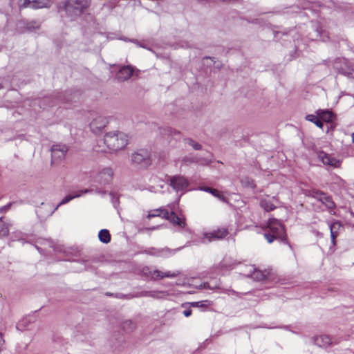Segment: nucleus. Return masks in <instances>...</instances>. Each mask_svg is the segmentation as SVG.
<instances>
[{
    "mask_svg": "<svg viewBox=\"0 0 354 354\" xmlns=\"http://www.w3.org/2000/svg\"><path fill=\"white\" fill-rule=\"evenodd\" d=\"M100 142H103L106 145V149H96L97 151L106 152L107 150L116 151L124 149L127 145L128 136L122 132H109L104 136L103 140Z\"/></svg>",
    "mask_w": 354,
    "mask_h": 354,
    "instance_id": "obj_1",
    "label": "nucleus"
},
{
    "mask_svg": "<svg viewBox=\"0 0 354 354\" xmlns=\"http://www.w3.org/2000/svg\"><path fill=\"white\" fill-rule=\"evenodd\" d=\"M262 229L264 231V237L269 243H272L274 240L283 241L286 239L285 227L277 218H269L266 225L263 226Z\"/></svg>",
    "mask_w": 354,
    "mask_h": 354,
    "instance_id": "obj_2",
    "label": "nucleus"
},
{
    "mask_svg": "<svg viewBox=\"0 0 354 354\" xmlns=\"http://www.w3.org/2000/svg\"><path fill=\"white\" fill-rule=\"evenodd\" d=\"M90 4L91 0H68L65 10L68 15L80 16L87 11Z\"/></svg>",
    "mask_w": 354,
    "mask_h": 354,
    "instance_id": "obj_3",
    "label": "nucleus"
},
{
    "mask_svg": "<svg viewBox=\"0 0 354 354\" xmlns=\"http://www.w3.org/2000/svg\"><path fill=\"white\" fill-rule=\"evenodd\" d=\"M228 234V230L225 227H220L209 232L203 234L201 243H207L223 239Z\"/></svg>",
    "mask_w": 354,
    "mask_h": 354,
    "instance_id": "obj_4",
    "label": "nucleus"
},
{
    "mask_svg": "<svg viewBox=\"0 0 354 354\" xmlns=\"http://www.w3.org/2000/svg\"><path fill=\"white\" fill-rule=\"evenodd\" d=\"M132 162L141 167H147L151 165L150 154L147 150L140 149L131 156Z\"/></svg>",
    "mask_w": 354,
    "mask_h": 354,
    "instance_id": "obj_5",
    "label": "nucleus"
},
{
    "mask_svg": "<svg viewBox=\"0 0 354 354\" xmlns=\"http://www.w3.org/2000/svg\"><path fill=\"white\" fill-rule=\"evenodd\" d=\"M312 197L317 199L322 204H324L328 209H333L335 207V205L333 201L332 198L326 195L325 193L319 190H312L310 192Z\"/></svg>",
    "mask_w": 354,
    "mask_h": 354,
    "instance_id": "obj_6",
    "label": "nucleus"
},
{
    "mask_svg": "<svg viewBox=\"0 0 354 354\" xmlns=\"http://www.w3.org/2000/svg\"><path fill=\"white\" fill-rule=\"evenodd\" d=\"M170 185L176 192H185L189 185L187 180L182 176L170 178Z\"/></svg>",
    "mask_w": 354,
    "mask_h": 354,
    "instance_id": "obj_7",
    "label": "nucleus"
},
{
    "mask_svg": "<svg viewBox=\"0 0 354 354\" xmlns=\"http://www.w3.org/2000/svg\"><path fill=\"white\" fill-rule=\"evenodd\" d=\"M241 262L232 259L231 257H225L218 264L216 269L220 274H225L226 272L230 271L240 264Z\"/></svg>",
    "mask_w": 354,
    "mask_h": 354,
    "instance_id": "obj_8",
    "label": "nucleus"
},
{
    "mask_svg": "<svg viewBox=\"0 0 354 354\" xmlns=\"http://www.w3.org/2000/svg\"><path fill=\"white\" fill-rule=\"evenodd\" d=\"M68 151V147L65 145H53L51 147V156L53 161L57 162L63 160Z\"/></svg>",
    "mask_w": 354,
    "mask_h": 354,
    "instance_id": "obj_9",
    "label": "nucleus"
},
{
    "mask_svg": "<svg viewBox=\"0 0 354 354\" xmlns=\"http://www.w3.org/2000/svg\"><path fill=\"white\" fill-rule=\"evenodd\" d=\"M180 249L176 250H171L168 248H151L148 250H145L143 252L147 254L156 256V257H167L171 255H174L175 252Z\"/></svg>",
    "mask_w": 354,
    "mask_h": 354,
    "instance_id": "obj_10",
    "label": "nucleus"
},
{
    "mask_svg": "<svg viewBox=\"0 0 354 354\" xmlns=\"http://www.w3.org/2000/svg\"><path fill=\"white\" fill-rule=\"evenodd\" d=\"M179 274V272L166 271L162 272L158 270H154L149 272V277L153 280H159L163 278H175Z\"/></svg>",
    "mask_w": 354,
    "mask_h": 354,
    "instance_id": "obj_11",
    "label": "nucleus"
},
{
    "mask_svg": "<svg viewBox=\"0 0 354 354\" xmlns=\"http://www.w3.org/2000/svg\"><path fill=\"white\" fill-rule=\"evenodd\" d=\"M163 218L169 220L173 225H178L181 228L185 227V221L178 216L173 211L170 213L168 211L163 212Z\"/></svg>",
    "mask_w": 354,
    "mask_h": 354,
    "instance_id": "obj_12",
    "label": "nucleus"
},
{
    "mask_svg": "<svg viewBox=\"0 0 354 354\" xmlns=\"http://www.w3.org/2000/svg\"><path fill=\"white\" fill-rule=\"evenodd\" d=\"M319 158L324 165L334 167H338L340 166V162L337 159L323 151L319 153Z\"/></svg>",
    "mask_w": 354,
    "mask_h": 354,
    "instance_id": "obj_13",
    "label": "nucleus"
},
{
    "mask_svg": "<svg viewBox=\"0 0 354 354\" xmlns=\"http://www.w3.org/2000/svg\"><path fill=\"white\" fill-rule=\"evenodd\" d=\"M106 119L101 115H97L90 123V127L93 132H96L106 125Z\"/></svg>",
    "mask_w": 354,
    "mask_h": 354,
    "instance_id": "obj_14",
    "label": "nucleus"
},
{
    "mask_svg": "<svg viewBox=\"0 0 354 354\" xmlns=\"http://www.w3.org/2000/svg\"><path fill=\"white\" fill-rule=\"evenodd\" d=\"M251 277L256 281H266L271 277V272L270 270H261L254 269L250 274Z\"/></svg>",
    "mask_w": 354,
    "mask_h": 354,
    "instance_id": "obj_15",
    "label": "nucleus"
},
{
    "mask_svg": "<svg viewBox=\"0 0 354 354\" xmlns=\"http://www.w3.org/2000/svg\"><path fill=\"white\" fill-rule=\"evenodd\" d=\"M113 177V171L110 168L103 169L97 176V181L100 184H106L109 183Z\"/></svg>",
    "mask_w": 354,
    "mask_h": 354,
    "instance_id": "obj_16",
    "label": "nucleus"
},
{
    "mask_svg": "<svg viewBox=\"0 0 354 354\" xmlns=\"http://www.w3.org/2000/svg\"><path fill=\"white\" fill-rule=\"evenodd\" d=\"M92 192H93V189H85L79 191L78 192H77L74 195L66 196L62 200V201L56 206V207L55 208L54 210H56L60 205H64V204L68 203L69 201H71L73 198L80 197V196H81L84 194H88V193H92Z\"/></svg>",
    "mask_w": 354,
    "mask_h": 354,
    "instance_id": "obj_17",
    "label": "nucleus"
},
{
    "mask_svg": "<svg viewBox=\"0 0 354 354\" xmlns=\"http://www.w3.org/2000/svg\"><path fill=\"white\" fill-rule=\"evenodd\" d=\"M132 74L133 69L131 66H123L118 71L116 77L119 81H124L129 79Z\"/></svg>",
    "mask_w": 354,
    "mask_h": 354,
    "instance_id": "obj_18",
    "label": "nucleus"
},
{
    "mask_svg": "<svg viewBox=\"0 0 354 354\" xmlns=\"http://www.w3.org/2000/svg\"><path fill=\"white\" fill-rule=\"evenodd\" d=\"M140 296L149 297L154 299H166L169 296V293L166 291L150 290L142 292Z\"/></svg>",
    "mask_w": 354,
    "mask_h": 354,
    "instance_id": "obj_19",
    "label": "nucleus"
},
{
    "mask_svg": "<svg viewBox=\"0 0 354 354\" xmlns=\"http://www.w3.org/2000/svg\"><path fill=\"white\" fill-rule=\"evenodd\" d=\"M316 113L319 117L321 120H323L326 122H330L335 118V115L333 112L328 110L319 109L316 111Z\"/></svg>",
    "mask_w": 354,
    "mask_h": 354,
    "instance_id": "obj_20",
    "label": "nucleus"
},
{
    "mask_svg": "<svg viewBox=\"0 0 354 354\" xmlns=\"http://www.w3.org/2000/svg\"><path fill=\"white\" fill-rule=\"evenodd\" d=\"M68 343V341L61 335H56L53 337V347L56 349H65Z\"/></svg>",
    "mask_w": 354,
    "mask_h": 354,
    "instance_id": "obj_21",
    "label": "nucleus"
},
{
    "mask_svg": "<svg viewBox=\"0 0 354 354\" xmlns=\"http://www.w3.org/2000/svg\"><path fill=\"white\" fill-rule=\"evenodd\" d=\"M314 343L319 347H326L330 344L331 339L329 336L322 335L314 338Z\"/></svg>",
    "mask_w": 354,
    "mask_h": 354,
    "instance_id": "obj_22",
    "label": "nucleus"
},
{
    "mask_svg": "<svg viewBox=\"0 0 354 354\" xmlns=\"http://www.w3.org/2000/svg\"><path fill=\"white\" fill-rule=\"evenodd\" d=\"M260 205L266 212L272 211L276 208V206L268 198L261 199Z\"/></svg>",
    "mask_w": 354,
    "mask_h": 354,
    "instance_id": "obj_23",
    "label": "nucleus"
},
{
    "mask_svg": "<svg viewBox=\"0 0 354 354\" xmlns=\"http://www.w3.org/2000/svg\"><path fill=\"white\" fill-rule=\"evenodd\" d=\"M306 120L314 123L317 127L320 129L323 128V122L321 121L319 117L317 115L309 114L306 116Z\"/></svg>",
    "mask_w": 354,
    "mask_h": 354,
    "instance_id": "obj_24",
    "label": "nucleus"
},
{
    "mask_svg": "<svg viewBox=\"0 0 354 354\" xmlns=\"http://www.w3.org/2000/svg\"><path fill=\"white\" fill-rule=\"evenodd\" d=\"M99 239L104 243H108L111 241V235L109 230L103 229L99 232L98 234Z\"/></svg>",
    "mask_w": 354,
    "mask_h": 354,
    "instance_id": "obj_25",
    "label": "nucleus"
},
{
    "mask_svg": "<svg viewBox=\"0 0 354 354\" xmlns=\"http://www.w3.org/2000/svg\"><path fill=\"white\" fill-rule=\"evenodd\" d=\"M9 234L8 224H6L2 221V217H0V238L5 237Z\"/></svg>",
    "mask_w": 354,
    "mask_h": 354,
    "instance_id": "obj_26",
    "label": "nucleus"
},
{
    "mask_svg": "<svg viewBox=\"0 0 354 354\" xmlns=\"http://www.w3.org/2000/svg\"><path fill=\"white\" fill-rule=\"evenodd\" d=\"M48 0H34L32 2V8L38 9L48 6Z\"/></svg>",
    "mask_w": 354,
    "mask_h": 354,
    "instance_id": "obj_27",
    "label": "nucleus"
},
{
    "mask_svg": "<svg viewBox=\"0 0 354 354\" xmlns=\"http://www.w3.org/2000/svg\"><path fill=\"white\" fill-rule=\"evenodd\" d=\"M34 0H19L18 5L20 9L25 8H32V2Z\"/></svg>",
    "mask_w": 354,
    "mask_h": 354,
    "instance_id": "obj_28",
    "label": "nucleus"
},
{
    "mask_svg": "<svg viewBox=\"0 0 354 354\" xmlns=\"http://www.w3.org/2000/svg\"><path fill=\"white\" fill-rule=\"evenodd\" d=\"M165 211H167V210L165 209H154L148 214V217L151 218V217L160 216V217L163 218V214H164L163 212H165Z\"/></svg>",
    "mask_w": 354,
    "mask_h": 354,
    "instance_id": "obj_29",
    "label": "nucleus"
},
{
    "mask_svg": "<svg viewBox=\"0 0 354 354\" xmlns=\"http://www.w3.org/2000/svg\"><path fill=\"white\" fill-rule=\"evenodd\" d=\"M241 183L245 187L255 188L256 185L253 180L245 177L241 180Z\"/></svg>",
    "mask_w": 354,
    "mask_h": 354,
    "instance_id": "obj_30",
    "label": "nucleus"
},
{
    "mask_svg": "<svg viewBox=\"0 0 354 354\" xmlns=\"http://www.w3.org/2000/svg\"><path fill=\"white\" fill-rule=\"evenodd\" d=\"M210 302L207 300L195 301L190 303V305L193 307H206L207 306Z\"/></svg>",
    "mask_w": 354,
    "mask_h": 354,
    "instance_id": "obj_31",
    "label": "nucleus"
},
{
    "mask_svg": "<svg viewBox=\"0 0 354 354\" xmlns=\"http://www.w3.org/2000/svg\"><path fill=\"white\" fill-rule=\"evenodd\" d=\"M28 323V320L27 319H23L22 320H21L20 322H19V323L17 324V330H25L28 326H27V324Z\"/></svg>",
    "mask_w": 354,
    "mask_h": 354,
    "instance_id": "obj_32",
    "label": "nucleus"
},
{
    "mask_svg": "<svg viewBox=\"0 0 354 354\" xmlns=\"http://www.w3.org/2000/svg\"><path fill=\"white\" fill-rule=\"evenodd\" d=\"M187 142L189 145L192 146L193 149L196 150H198L201 149V145L198 142H195L194 140L192 139H187Z\"/></svg>",
    "mask_w": 354,
    "mask_h": 354,
    "instance_id": "obj_33",
    "label": "nucleus"
},
{
    "mask_svg": "<svg viewBox=\"0 0 354 354\" xmlns=\"http://www.w3.org/2000/svg\"><path fill=\"white\" fill-rule=\"evenodd\" d=\"M330 231H338V230L341 227V224L339 222L336 221L329 225Z\"/></svg>",
    "mask_w": 354,
    "mask_h": 354,
    "instance_id": "obj_34",
    "label": "nucleus"
},
{
    "mask_svg": "<svg viewBox=\"0 0 354 354\" xmlns=\"http://www.w3.org/2000/svg\"><path fill=\"white\" fill-rule=\"evenodd\" d=\"M199 190L209 192L212 194H214V193H217L218 194H219V192L218 190L207 187H201L199 188Z\"/></svg>",
    "mask_w": 354,
    "mask_h": 354,
    "instance_id": "obj_35",
    "label": "nucleus"
},
{
    "mask_svg": "<svg viewBox=\"0 0 354 354\" xmlns=\"http://www.w3.org/2000/svg\"><path fill=\"white\" fill-rule=\"evenodd\" d=\"M110 196L111 197V201L113 206L116 208L119 204V198L113 193H110Z\"/></svg>",
    "mask_w": 354,
    "mask_h": 354,
    "instance_id": "obj_36",
    "label": "nucleus"
},
{
    "mask_svg": "<svg viewBox=\"0 0 354 354\" xmlns=\"http://www.w3.org/2000/svg\"><path fill=\"white\" fill-rule=\"evenodd\" d=\"M218 288V285H214V286H212L209 285V283H204L203 285L201 284L200 286V288H208V289H211V290H213L214 288Z\"/></svg>",
    "mask_w": 354,
    "mask_h": 354,
    "instance_id": "obj_37",
    "label": "nucleus"
},
{
    "mask_svg": "<svg viewBox=\"0 0 354 354\" xmlns=\"http://www.w3.org/2000/svg\"><path fill=\"white\" fill-rule=\"evenodd\" d=\"M337 236V231H330V238H331V242L333 245H335V239Z\"/></svg>",
    "mask_w": 354,
    "mask_h": 354,
    "instance_id": "obj_38",
    "label": "nucleus"
},
{
    "mask_svg": "<svg viewBox=\"0 0 354 354\" xmlns=\"http://www.w3.org/2000/svg\"><path fill=\"white\" fill-rule=\"evenodd\" d=\"M12 204L11 203H8L3 207H0V213L2 214V213H5L6 211H8V209H10V207H11Z\"/></svg>",
    "mask_w": 354,
    "mask_h": 354,
    "instance_id": "obj_39",
    "label": "nucleus"
},
{
    "mask_svg": "<svg viewBox=\"0 0 354 354\" xmlns=\"http://www.w3.org/2000/svg\"><path fill=\"white\" fill-rule=\"evenodd\" d=\"M183 315L185 316V317H189L192 315V310L190 309H187V310H185L183 311Z\"/></svg>",
    "mask_w": 354,
    "mask_h": 354,
    "instance_id": "obj_40",
    "label": "nucleus"
},
{
    "mask_svg": "<svg viewBox=\"0 0 354 354\" xmlns=\"http://www.w3.org/2000/svg\"><path fill=\"white\" fill-rule=\"evenodd\" d=\"M4 339L3 338L2 333H0V351L1 350V347L3 345Z\"/></svg>",
    "mask_w": 354,
    "mask_h": 354,
    "instance_id": "obj_41",
    "label": "nucleus"
},
{
    "mask_svg": "<svg viewBox=\"0 0 354 354\" xmlns=\"http://www.w3.org/2000/svg\"><path fill=\"white\" fill-rule=\"evenodd\" d=\"M212 195L214 196L215 197L218 198L221 200H224V196L220 192L219 194H218L217 193H214V194Z\"/></svg>",
    "mask_w": 354,
    "mask_h": 354,
    "instance_id": "obj_42",
    "label": "nucleus"
},
{
    "mask_svg": "<svg viewBox=\"0 0 354 354\" xmlns=\"http://www.w3.org/2000/svg\"><path fill=\"white\" fill-rule=\"evenodd\" d=\"M228 294H229V295H235L239 296V297H240V295H241V294H240V293L236 292H235L234 290H229V291H228Z\"/></svg>",
    "mask_w": 354,
    "mask_h": 354,
    "instance_id": "obj_43",
    "label": "nucleus"
},
{
    "mask_svg": "<svg viewBox=\"0 0 354 354\" xmlns=\"http://www.w3.org/2000/svg\"><path fill=\"white\" fill-rule=\"evenodd\" d=\"M131 325H133V323H132L131 321H126V322L124 323V326H123V327H124V328L125 330H127V329H126V326H131Z\"/></svg>",
    "mask_w": 354,
    "mask_h": 354,
    "instance_id": "obj_44",
    "label": "nucleus"
},
{
    "mask_svg": "<svg viewBox=\"0 0 354 354\" xmlns=\"http://www.w3.org/2000/svg\"><path fill=\"white\" fill-rule=\"evenodd\" d=\"M86 263V261H83L81 263V264H82V265H84V269H86V265H85V263Z\"/></svg>",
    "mask_w": 354,
    "mask_h": 354,
    "instance_id": "obj_45",
    "label": "nucleus"
},
{
    "mask_svg": "<svg viewBox=\"0 0 354 354\" xmlns=\"http://www.w3.org/2000/svg\"><path fill=\"white\" fill-rule=\"evenodd\" d=\"M352 141L354 142V133H351Z\"/></svg>",
    "mask_w": 354,
    "mask_h": 354,
    "instance_id": "obj_46",
    "label": "nucleus"
},
{
    "mask_svg": "<svg viewBox=\"0 0 354 354\" xmlns=\"http://www.w3.org/2000/svg\"><path fill=\"white\" fill-rule=\"evenodd\" d=\"M169 132H170V134H171V136H173V131H172L171 129H169Z\"/></svg>",
    "mask_w": 354,
    "mask_h": 354,
    "instance_id": "obj_47",
    "label": "nucleus"
},
{
    "mask_svg": "<svg viewBox=\"0 0 354 354\" xmlns=\"http://www.w3.org/2000/svg\"><path fill=\"white\" fill-rule=\"evenodd\" d=\"M174 134H175V135H176V134H179V133H178V132H177V131H174Z\"/></svg>",
    "mask_w": 354,
    "mask_h": 354,
    "instance_id": "obj_48",
    "label": "nucleus"
},
{
    "mask_svg": "<svg viewBox=\"0 0 354 354\" xmlns=\"http://www.w3.org/2000/svg\"><path fill=\"white\" fill-rule=\"evenodd\" d=\"M131 42H135V43H138L137 41H133V40H131Z\"/></svg>",
    "mask_w": 354,
    "mask_h": 354,
    "instance_id": "obj_49",
    "label": "nucleus"
}]
</instances>
